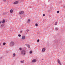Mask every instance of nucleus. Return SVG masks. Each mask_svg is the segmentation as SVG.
<instances>
[{"label": "nucleus", "mask_w": 65, "mask_h": 65, "mask_svg": "<svg viewBox=\"0 0 65 65\" xmlns=\"http://www.w3.org/2000/svg\"><path fill=\"white\" fill-rule=\"evenodd\" d=\"M21 54L22 56H25L26 55V51L25 50H23L21 51Z\"/></svg>", "instance_id": "f257e3e1"}, {"label": "nucleus", "mask_w": 65, "mask_h": 65, "mask_svg": "<svg viewBox=\"0 0 65 65\" xmlns=\"http://www.w3.org/2000/svg\"><path fill=\"white\" fill-rule=\"evenodd\" d=\"M14 42L13 41H11L10 43V46H14Z\"/></svg>", "instance_id": "f03ea898"}, {"label": "nucleus", "mask_w": 65, "mask_h": 65, "mask_svg": "<svg viewBox=\"0 0 65 65\" xmlns=\"http://www.w3.org/2000/svg\"><path fill=\"white\" fill-rule=\"evenodd\" d=\"M57 62L58 63V64H59L60 65H61V62H60L59 59H58L57 60Z\"/></svg>", "instance_id": "7ed1b4c3"}, {"label": "nucleus", "mask_w": 65, "mask_h": 65, "mask_svg": "<svg viewBox=\"0 0 65 65\" xmlns=\"http://www.w3.org/2000/svg\"><path fill=\"white\" fill-rule=\"evenodd\" d=\"M19 3V2L18 1H16L15 2H14L13 4H18Z\"/></svg>", "instance_id": "20e7f679"}, {"label": "nucleus", "mask_w": 65, "mask_h": 65, "mask_svg": "<svg viewBox=\"0 0 65 65\" xmlns=\"http://www.w3.org/2000/svg\"><path fill=\"white\" fill-rule=\"evenodd\" d=\"M4 24H3L1 25V28H3V27H4Z\"/></svg>", "instance_id": "39448f33"}, {"label": "nucleus", "mask_w": 65, "mask_h": 65, "mask_svg": "<svg viewBox=\"0 0 65 65\" xmlns=\"http://www.w3.org/2000/svg\"><path fill=\"white\" fill-rule=\"evenodd\" d=\"M45 48H43L42 49V51L43 52H45Z\"/></svg>", "instance_id": "423d86ee"}, {"label": "nucleus", "mask_w": 65, "mask_h": 65, "mask_svg": "<svg viewBox=\"0 0 65 65\" xmlns=\"http://www.w3.org/2000/svg\"><path fill=\"white\" fill-rule=\"evenodd\" d=\"M25 36H23L22 38V39H25Z\"/></svg>", "instance_id": "0eeeda50"}, {"label": "nucleus", "mask_w": 65, "mask_h": 65, "mask_svg": "<svg viewBox=\"0 0 65 65\" xmlns=\"http://www.w3.org/2000/svg\"><path fill=\"white\" fill-rule=\"evenodd\" d=\"M24 13L23 11H21L19 12V14H23Z\"/></svg>", "instance_id": "6e6552de"}, {"label": "nucleus", "mask_w": 65, "mask_h": 65, "mask_svg": "<svg viewBox=\"0 0 65 65\" xmlns=\"http://www.w3.org/2000/svg\"><path fill=\"white\" fill-rule=\"evenodd\" d=\"M36 62V60L35 59H34L33 60H32V62L33 63L34 62Z\"/></svg>", "instance_id": "1a4fd4ad"}, {"label": "nucleus", "mask_w": 65, "mask_h": 65, "mask_svg": "<svg viewBox=\"0 0 65 65\" xmlns=\"http://www.w3.org/2000/svg\"><path fill=\"white\" fill-rule=\"evenodd\" d=\"M5 23V20L4 19L3 20V21L2 22V23Z\"/></svg>", "instance_id": "9d476101"}, {"label": "nucleus", "mask_w": 65, "mask_h": 65, "mask_svg": "<svg viewBox=\"0 0 65 65\" xmlns=\"http://www.w3.org/2000/svg\"><path fill=\"white\" fill-rule=\"evenodd\" d=\"M30 20L29 19L28 20L27 22V23H28V24H29V23H30Z\"/></svg>", "instance_id": "9b49d317"}, {"label": "nucleus", "mask_w": 65, "mask_h": 65, "mask_svg": "<svg viewBox=\"0 0 65 65\" xmlns=\"http://www.w3.org/2000/svg\"><path fill=\"white\" fill-rule=\"evenodd\" d=\"M10 12L11 13H12V12H13V10L12 9H11L10 10Z\"/></svg>", "instance_id": "f8f14e48"}, {"label": "nucleus", "mask_w": 65, "mask_h": 65, "mask_svg": "<svg viewBox=\"0 0 65 65\" xmlns=\"http://www.w3.org/2000/svg\"><path fill=\"white\" fill-rule=\"evenodd\" d=\"M24 60H23L22 61H20V62L21 63H24Z\"/></svg>", "instance_id": "ddd939ff"}, {"label": "nucleus", "mask_w": 65, "mask_h": 65, "mask_svg": "<svg viewBox=\"0 0 65 65\" xmlns=\"http://www.w3.org/2000/svg\"><path fill=\"white\" fill-rule=\"evenodd\" d=\"M27 46L29 47H29H30V45L29 44L27 45Z\"/></svg>", "instance_id": "4468645a"}, {"label": "nucleus", "mask_w": 65, "mask_h": 65, "mask_svg": "<svg viewBox=\"0 0 65 65\" xmlns=\"http://www.w3.org/2000/svg\"><path fill=\"white\" fill-rule=\"evenodd\" d=\"M58 24V22H56L55 24V25H56Z\"/></svg>", "instance_id": "2eb2a0df"}, {"label": "nucleus", "mask_w": 65, "mask_h": 65, "mask_svg": "<svg viewBox=\"0 0 65 65\" xmlns=\"http://www.w3.org/2000/svg\"><path fill=\"white\" fill-rule=\"evenodd\" d=\"M55 30H56V31H57V30H58V28L56 27L55 28Z\"/></svg>", "instance_id": "dca6fc26"}, {"label": "nucleus", "mask_w": 65, "mask_h": 65, "mask_svg": "<svg viewBox=\"0 0 65 65\" xmlns=\"http://www.w3.org/2000/svg\"><path fill=\"white\" fill-rule=\"evenodd\" d=\"M3 45H5V44H6V43L5 42H4L3 43Z\"/></svg>", "instance_id": "f3484780"}, {"label": "nucleus", "mask_w": 65, "mask_h": 65, "mask_svg": "<svg viewBox=\"0 0 65 65\" xmlns=\"http://www.w3.org/2000/svg\"><path fill=\"white\" fill-rule=\"evenodd\" d=\"M13 57L15 56V54L13 53Z\"/></svg>", "instance_id": "a211bd4d"}, {"label": "nucleus", "mask_w": 65, "mask_h": 65, "mask_svg": "<svg viewBox=\"0 0 65 65\" xmlns=\"http://www.w3.org/2000/svg\"><path fill=\"white\" fill-rule=\"evenodd\" d=\"M29 53L30 54H32V51H30Z\"/></svg>", "instance_id": "6ab92c4d"}, {"label": "nucleus", "mask_w": 65, "mask_h": 65, "mask_svg": "<svg viewBox=\"0 0 65 65\" xmlns=\"http://www.w3.org/2000/svg\"><path fill=\"white\" fill-rule=\"evenodd\" d=\"M35 26H38V24H37V23L36 24Z\"/></svg>", "instance_id": "aec40b11"}, {"label": "nucleus", "mask_w": 65, "mask_h": 65, "mask_svg": "<svg viewBox=\"0 0 65 65\" xmlns=\"http://www.w3.org/2000/svg\"><path fill=\"white\" fill-rule=\"evenodd\" d=\"M18 36L19 37H21V35L20 34H19L18 35Z\"/></svg>", "instance_id": "412c9836"}, {"label": "nucleus", "mask_w": 65, "mask_h": 65, "mask_svg": "<svg viewBox=\"0 0 65 65\" xmlns=\"http://www.w3.org/2000/svg\"><path fill=\"white\" fill-rule=\"evenodd\" d=\"M22 50V48H19V50Z\"/></svg>", "instance_id": "4be33fe9"}, {"label": "nucleus", "mask_w": 65, "mask_h": 65, "mask_svg": "<svg viewBox=\"0 0 65 65\" xmlns=\"http://www.w3.org/2000/svg\"><path fill=\"white\" fill-rule=\"evenodd\" d=\"M59 12H60V11H57V13H59Z\"/></svg>", "instance_id": "5701e85b"}, {"label": "nucleus", "mask_w": 65, "mask_h": 65, "mask_svg": "<svg viewBox=\"0 0 65 65\" xmlns=\"http://www.w3.org/2000/svg\"><path fill=\"white\" fill-rule=\"evenodd\" d=\"M43 17H44V16H45V14H43Z\"/></svg>", "instance_id": "b1692460"}, {"label": "nucleus", "mask_w": 65, "mask_h": 65, "mask_svg": "<svg viewBox=\"0 0 65 65\" xmlns=\"http://www.w3.org/2000/svg\"><path fill=\"white\" fill-rule=\"evenodd\" d=\"M37 42H39V39H38L37 40Z\"/></svg>", "instance_id": "393cba45"}, {"label": "nucleus", "mask_w": 65, "mask_h": 65, "mask_svg": "<svg viewBox=\"0 0 65 65\" xmlns=\"http://www.w3.org/2000/svg\"><path fill=\"white\" fill-rule=\"evenodd\" d=\"M2 57H1L0 58V59H2Z\"/></svg>", "instance_id": "a878e982"}, {"label": "nucleus", "mask_w": 65, "mask_h": 65, "mask_svg": "<svg viewBox=\"0 0 65 65\" xmlns=\"http://www.w3.org/2000/svg\"><path fill=\"white\" fill-rule=\"evenodd\" d=\"M60 3H62V1H61L59 2Z\"/></svg>", "instance_id": "bb28decb"}, {"label": "nucleus", "mask_w": 65, "mask_h": 65, "mask_svg": "<svg viewBox=\"0 0 65 65\" xmlns=\"http://www.w3.org/2000/svg\"><path fill=\"white\" fill-rule=\"evenodd\" d=\"M26 31H27V32H28L29 31V30L28 29H27L26 30Z\"/></svg>", "instance_id": "cd10ccee"}, {"label": "nucleus", "mask_w": 65, "mask_h": 65, "mask_svg": "<svg viewBox=\"0 0 65 65\" xmlns=\"http://www.w3.org/2000/svg\"><path fill=\"white\" fill-rule=\"evenodd\" d=\"M20 32L21 33H22V32H23V31H20Z\"/></svg>", "instance_id": "c85d7f7f"}, {"label": "nucleus", "mask_w": 65, "mask_h": 65, "mask_svg": "<svg viewBox=\"0 0 65 65\" xmlns=\"http://www.w3.org/2000/svg\"><path fill=\"white\" fill-rule=\"evenodd\" d=\"M1 23H2V21H1L0 22V24H1Z\"/></svg>", "instance_id": "c756f323"}, {"label": "nucleus", "mask_w": 65, "mask_h": 65, "mask_svg": "<svg viewBox=\"0 0 65 65\" xmlns=\"http://www.w3.org/2000/svg\"><path fill=\"white\" fill-rule=\"evenodd\" d=\"M63 7H64V8L65 7V5H64V6H63Z\"/></svg>", "instance_id": "7c9ffc66"}, {"label": "nucleus", "mask_w": 65, "mask_h": 65, "mask_svg": "<svg viewBox=\"0 0 65 65\" xmlns=\"http://www.w3.org/2000/svg\"><path fill=\"white\" fill-rule=\"evenodd\" d=\"M3 14H5V13H3Z\"/></svg>", "instance_id": "2f4dec72"}, {"label": "nucleus", "mask_w": 65, "mask_h": 65, "mask_svg": "<svg viewBox=\"0 0 65 65\" xmlns=\"http://www.w3.org/2000/svg\"><path fill=\"white\" fill-rule=\"evenodd\" d=\"M25 45H27H27H28V44H25Z\"/></svg>", "instance_id": "473e14b6"}, {"label": "nucleus", "mask_w": 65, "mask_h": 65, "mask_svg": "<svg viewBox=\"0 0 65 65\" xmlns=\"http://www.w3.org/2000/svg\"><path fill=\"white\" fill-rule=\"evenodd\" d=\"M4 1H6V0H3Z\"/></svg>", "instance_id": "72a5a7b5"}, {"label": "nucleus", "mask_w": 65, "mask_h": 65, "mask_svg": "<svg viewBox=\"0 0 65 65\" xmlns=\"http://www.w3.org/2000/svg\"><path fill=\"white\" fill-rule=\"evenodd\" d=\"M42 60H43V59H42Z\"/></svg>", "instance_id": "f704fd0d"}, {"label": "nucleus", "mask_w": 65, "mask_h": 65, "mask_svg": "<svg viewBox=\"0 0 65 65\" xmlns=\"http://www.w3.org/2000/svg\"><path fill=\"white\" fill-rule=\"evenodd\" d=\"M0 45H1V44H0Z\"/></svg>", "instance_id": "c9c22d12"}]
</instances>
